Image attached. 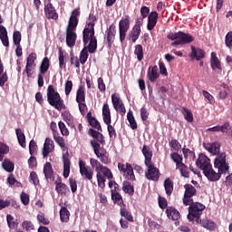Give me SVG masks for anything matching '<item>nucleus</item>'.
I'll list each match as a JSON object with an SVG mask.
<instances>
[{"instance_id": "nucleus-24", "label": "nucleus", "mask_w": 232, "mask_h": 232, "mask_svg": "<svg viewBox=\"0 0 232 232\" xmlns=\"http://www.w3.org/2000/svg\"><path fill=\"white\" fill-rule=\"evenodd\" d=\"M102 119L104 124L111 122V111L108 102H105L102 106Z\"/></svg>"}, {"instance_id": "nucleus-50", "label": "nucleus", "mask_w": 232, "mask_h": 232, "mask_svg": "<svg viewBox=\"0 0 232 232\" xmlns=\"http://www.w3.org/2000/svg\"><path fill=\"white\" fill-rule=\"evenodd\" d=\"M120 215L126 218L128 222H133V216H131V212L128 211V208H121L120 210Z\"/></svg>"}, {"instance_id": "nucleus-17", "label": "nucleus", "mask_w": 232, "mask_h": 232, "mask_svg": "<svg viewBox=\"0 0 232 232\" xmlns=\"http://www.w3.org/2000/svg\"><path fill=\"white\" fill-rule=\"evenodd\" d=\"M147 17H148L147 29L150 32H151V30H154L155 26H157V23L159 21V13H157V11H152Z\"/></svg>"}, {"instance_id": "nucleus-34", "label": "nucleus", "mask_w": 232, "mask_h": 232, "mask_svg": "<svg viewBox=\"0 0 232 232\" xmlns=\"http://www.w3.org/2000/svg\"><path fill=\"white\" fill-rule=\"evenodd\" d=\"M15 134L17 137L18 144L22 148H26V136L24 135V132H23L21 129H16Z\"/></svg>"}, {"instance_id": "nucleus-32", "label": "nucleus", "mask_w": 232, "mask_h": 232, "mask_svg": "<svg viewBox=\"0 0 232 232\" xmlns=\"http://www.w3.org/2000/svg\"><path fill=\"white\" fill-rule=\"evenodd\" d=\"M63 177L64 179H68L70 177V167L72 166V161L68 156H63Z\"/></svg>"}, {"instance_id": "nucleus-36", "label": "nucleus", "mask_w": 232, "mask_h": 232, "mask_svg": "<svg viewBox=\"0 0 232 232\" xmlns=\"http://www.w3.org/2000/svg\"><path fill=\"white\" fill-rule=\"evenodd\" d=\"M163 186L166 191V195L168 197H171V194L173 193V180H171L169 178H167L164 180Z\"/></svg>"}, {"instance_id": "nucleus-19", "label": "nucleus", "mask_w": 232, "mask_h": 232, "mask_svg": "<svg viewBox=\"0 0 232 232\" xmlns=\"http://www.w3.org/2000/svg\"><path fill=\"white\" fill-rule=\"evenodd\" d=\"M0 41L5 48L10 46V38L8 37V31L5 25L0 24Z\"/></svg>"}, {"instance_id": "nucleus-49", "label": "nucleus", "mask_w": 232, "mask_h": 232, "mask_svg": "<svg viewBox=\"0 0 232 232\" xmlns=\"http://www.w3.org/2000/svg\"><path fill=\"white\" fill-rule=\"evenodd\" d=\"M70 63L71 66H74V68L81 70V60H79V57L73 55V53H70Z\"/></svg>"}, {"instance_id": "nucleus-38", "label": "nucleus", "mask_w": 232, "mask_h": 232, "mask_svg": "<svg viewBox=\"0 0 232 232\" xmlns=\"http://www.w3.org/2000/svg\"><path fill=\"white\" fill-rule=\"evenodd\" d=\"M79 24V18L75 16H71L69 19V24L66 31L75 32L77 30V25Z\"/></svg>"}, {"instance_id": "nucleus-13", "label": "nucleus", "mask_w": 232, "mask_h": 232, "mask_svg": "<svg viewBox=\"0 0 232 232\" xmlns=\"http://www.w3.org/2000/svg\"><path fill=\"white\" fill-rule=\"evenodd\" d=\"M196 166L204 173L206 170L208 169V168L212 166L211 160L208 158V156H206L205 154L200 153L198 160H196Z\"/></svg>"}, {"instance_id": "nucleus-55", "label": "nucleus", "mask_w": 232, "mask_h": 232, "mask_svg": "<svg viewBox=\"0 0 232 232\" xmlns=\"http://www.w3.org/2000/svg\"><path fill=\"white\" fill-rule=\"evenodd\" d=\"M58 127L61 131V134L63 137H68V135H70V130H68V127H66V124L63 121H59Z\"/></svg>"}, {"instance_id": "nucleus-48", "label": "nucleus", "mask_w": 232, "mask_h": 232, "mask_svg": "<svg viewBox=\"0 0 232 232\" xmlns=\"http://www.w3.org/2000/svg\"><path fill=\"white\" fill-rule=\"evenodd\" d=\"M176 169H179L181 177H185V179H189V169L186 164L181 163V165L176 167Z\"/></svg>"}, {"instance_id": "nucleus-51", "label": "nucleus", "mask_w": 232, "mask_h": 232, "mask_svg": "<svg viewBox=\"0 0 232 232\" xmlns=\"http://www.w3.org/2000/svg\"><path fill=\"white\" fill-rule=\"evenodd\" d=\"M111 199L115 204H118V206H121V204H124V200H122V196L119 192H111Z\"/></svg>"}, {"instance_id": "nucleus-22", "label": "nucleus", "mask_w": 232, "mask_h": 232, "mask_svg": "<svg viewBox=\"0 0 232 232\" xmlns=\"http://www.w3.org/2000/svg\"><path fill=\"white\" fill-rule=\"evenodd\" d=\"M189 57H191V59H196V61H200L206 57V52L203 49L196 48L192 45Z\"/></svg>"}, {"instance_id": "nucleus-52", "label": "nucleus", "mask_w": 232, "mask_h": 232, "mask_svg": "<svg viewBox=\"0 0 232 232\" xmlns=\"http://www.w3.org/2000/svg\"><path fill=\"white\" fill-rule=\"evenodd\" d=\"M182 113L187 122H193V112L186 107L182 108Z\"/></svg>"}, {"instance_id": "nucleus-58", "label": "nucleus", "mask_w": 232, "mask_h": 232, "mask_svg": "<svg viewBox=\"0 0 232 232\" xmlns=\"http://www.w3.org/2000/svg\"><path fill=\"white\" fill-rule=\"evenodd\" d=\"M182 151H183L184 159H188V157H189V159H192V160H195L196 156H195V152L193 150H191L189 149L183 148Z\"/></svg>"}, {"instance_id": "nucleus-20", "label": "nucleus", "mask_w": 232, "mask_h": 232, "mask_svg": "<svg viewBox=\"0 0 232 232\" xmlns=\"http://www.w3.org/2000/svg\"><path fill=\"white\" fill-rule=\"evenodd\" d=\"M147 77L150 82H155L159 77H160V73H159V67L154 65L153 67H149L147 72Z\"/></svg>"}, {"instance_id": "nucleus-40", "label": "nucleus", "mask_w": 232, "mask_h": 232, "mask_svg": "<svg viewBox=\"0 0 232 232\" xmlns=\"http://www.w3.org/2000/svg\"><path fill=\"white\" fill-rule=\"evenodd\" d=\"M134 55H136L138 61H142L144 59V48L140 44H136L134 46Z\"/></svg>"}, {"instance_id": "nucleus-3", "label": "nucleus", "mask_w": 232, "mask_h": 232, "mask_svg": "<svg viewBox=\"0 0 232 232\" xmlns=\"http://www.w3.org/2000/svg\"><path fill=\"white\" fill-rule=\"evenodd\" d=\"M47 102L50 106H53L55 110H58V111L66 108V105H64V100H63V98H61V94L55 91L53 85H49L47 87Z\"/></svg>"}, {"instance_id": "nucleus-2", "label": "nucleus", "mask_w": 232, "mask_h": 232, "mask_svg": "<svg viewBox=\"0 0 232 232\" xmlns=\"http://www.w3.org/2000/svg\"><path fill=\"white\" fill-rule=\"evenodd\" d=\"M214 168L218 169V172L213 169V166L211 165L203 174L210 182H218L220 177L226 174L227 171H229V164L226 162V152H222L216 157L214 160Z\"/></svg>"}, {"instance_id": "nucleus-4", "label": "nucleus", "mask_w": 232, "mask_h": 232, "mask_svg": "<svg viewBox=\"0 0 232 232\" xmlns=\"http://www.w3.org/2000/svg\"><path fill=\"white\" fill-rule=\"evenodd\" d=\"M167 39H169V41H174L170 44V46L189 44V43H193V41H195V38L191 34L182 31H179L178 33H169Z\"/></svg>"}, {"instance_id": "nucleus-60", "label": "nucleus", "mask_w": 232, "mask_h": 232, "mask_svg": "<svg viewBox=\"0 0 232 232\" xmlns=\"http://www.w3.org/2000/svg\"><path fill=\"white\" fill-rule=\"evenodd\" d=\"M90 164L92 169H95L96 173L97 171H100L101 166H103L102 164H101V162H99V160L93 158L90 159Z\"/></svg>"}, {"instance_id": "nucleus-42", "label": "nucleus", "mask_w": 232, "mask_h": 232, "mask_svg": "<svg viewBox=\"0 0 232 232\" xmlns=\"http://www.w3.org/2000/svg\"><path fill=\"white\" fill-rule=\"evenodd\" d=\"M99 171L102 173V175H103L105 179H108V180H111V179H113V172H111L110 168L103 165L101 166V169Z\"/></svg>"}, {"instance_id": "nucleus-23", "label": "nucleus", "mask_w": 232, "mask_h": 232, "mask_svg": "<svg viewBox=\"0 0 232 232\" xmlns=\"http://www.w3.org/2000/svg\"><path fill=\"white\" fill-rule=\"evenodd\" d=\"M6 82H8V72L5 71V64L0 58V87L4 88Z\"/></svg>"}, {"instance_id": "nucleus-56", "label": "nucleus", "mask_w": 232, "mask_h": 232, "mask_svg": "<svg viewBox=\"0 0 232 232\" xmlns=\"http://www.w3.org/2000/svg\"><path fill=\"white\" fill-rule=\"evenodd\" d=\"M53 139H54L56 144H58V146H60V148H62V150H64V148H66V141H64L63 137L54 134Z\"/></svg>"}, {"instance_id": "nucleus-10", "label": "nucleus", "mask_w": 232, "mask_h": 232, "mask_svg": "<svg viewBox=\"0 0 232 232\" xmlns=\"http://www.w3.org/2000/svg\"><path fill=\"white\" fill-rule=\"evenodd\" d=\"M145 166L147 167V170L145 171V177L148 180H153L154 182H158L160 179V170L155 164L152 163H146Z\"/></svg>"}, {"instance_id": "nucleus-44", "label": "nucleus", "mask_w": 232, "mask_h": 232, "mask_svg": "<svg viewBox=\"0 0 232 232\" xmlns=\"http://www.w3.org/2000/svg\"><path fill=\"white\" fill-rule=\"evenodd\" d=\"M58 59H59V68L63 70V68H66V58L64 56V52L60 47L58 51Z\"/></svg>"}, {"instance_id": "nucleus-14", "label": "nucleus", "mask_w": 232, "mask_h": 232, "mask_svg": "<svg viewBox=\"0 0 232 232\" xmlns=\"http://www.w3.org/2000/svg\"><path fill=\"white\" fill-rule=\"evenodd\" d=\"M55 184V191L63 197H66L68 193H70V188H68L67 184L63 183V179L58 177L54 181Z\"/></svg>"}, {"instance_id": "nucleus-6", "label": "nucleus", "mask_w": 232, "mask_h": 232, "mask_svg": "<svg viewBox=\"0 0 232 232\" xmlns=\"http://www.w3.org/2000/svg\"><path fill=\"white\" fill-rule=\"evenodd\" d=\"M130 15L126 14L119 22V35L121 43H124L126 40V34H128V30H130Z\"/></svg>"}, {"instance_id": "nucleus-43", "label": "nucleus", "mask_w": 232, "mask_h": 232, "mask_svg": "<svg viewBox=\"0 0 232 232\" xmlns=\"http://www.w3.org/2000/svg\"><path fill=\"white\" fill-rule=\"evenodd\" d=\"M142 32L141 29H137L132 27V30L129 34V39H131L132 43H137L139 37H140V33Z\"/></svg>"}, {"instance_id": "nucleus-15", "label": "nucleus", "mask_w": 232, "mask_h": 232, "mask_svg": "<svg viewBox=\"0 0 232 232\" xmlns=\"http://www.w3.org/2000/svg\"><path fill=\"white\" fill-rule=\"evenodd\" d=\"M105 34L107 35L108 48H110L111 44H113V43L115 42V35H117V26L111 24L105 31Z\"/></svg>"}, {"instance_id": "nucleus-26", "label": "nucleus", "mask_w": 232, "mask_h": 232, "mask_svg": "<svg viewBox=\"0 0 232 232\" xmlns=\"http://www.w3.org/2000/svg\"><path fill=\"white\" fill-rule=\"evenodd\" d=\"M77 41V34L74 31H66V44L69 48L75 46Z\"/></svg>"}, {"instance_id": "nucleus-31", "label": "nucleus", "mask_w": 232, "mask_h": 232, "mask_svg": "<svg viewBox=\"0 0 232 232\" xmlns=\"http://www.w3.org/2000/svg\"><path fill=\"white\" fill-rule=\"evenodd\" d=\"M87 120L92 126V128H94L95 130H98V131H102V127L101 126V122L95 119V117L92 116V112L87 113Z\"/></svg>"}, {"instance_id": "nucleus-28", "label": "nucleus", "mask_w": 232, "mask_h": 232, "mask_svg": "<svg viewBox=\"0 0 232 232\" xmlns=\"http://www.w3.org/2000/svg\"><path fill=\"white\" fill-rule=\"evenodd\" d=\"M44 174L46 179V180H54L53 177V168L52 167V163L46 162L44 165Z\"/></svg>"}, {"instance_id": "nucleus-47", "label": "nucleus", "mask_w": 232, "mask_h": 232, "mask_svg": "<svg viewBox=\"0 0 232 232\" xmlns=\"http://www.w3.org/2000/svg\"><path fill=\"white\" fill-rule=\"evenodd\" d=\"M127 121H129L131 130H137V121H135V116H133V111H129L127 113Z\"/></svg>"}, {"instance_id": "nucleus-30", "label": "nucleus", "mask_w": 232, "mask_h": 232, "mask_svg": "<svg viewBox=\"0 0 232 232\" xmlns=\"http://www.w3.org/2000/svg\"><path fill=\"white\" fill-rule=\"evenodd\" d=\"M63 121L66 122L69 128H75V124L73 123L74 118L73 115L69 111H64L62 112Z\"/></svg>"}, {"instance_id": "nucleus-11", "label": "nucleus", "mask_w": 232, "mask_h": 232, "mask_svg": "<svg viewBox=\"0 0 232 232\" xmlns=\"http://www.w3.org/2000/svg\"><path fill=\"white\" fill-rule=\"evenodd\" d=\"M50 70V59L48 57H44L40 65V71L38 73V86L39 88H43L44 86V73Z\"/></svg>"}, {"instance_id": "nucleus-9", "label": "nucleus", "mask_w": 232, "mask_h": 232, "mask_svg": "<svg viewBox=\"0 0 232 232\" xmlns=\"http://www.w3.org/2000/svg\"><path fill=\"white\" fill-rule=\"evenodd\" d=\"M90 137H92V139H96L91 140V146L92 150H99L101 148V144H104V135L102 133L95 130V129H89L88 131Z\"/></svg>"}, {"instance_id": "nucleus-12", "label": "nucleus", "mask_w": 232, "mask_h": 232, "mask_svg": "<svg viewBox=\"0 0 232 232\" xmlns=\"http://www.w3.org/2000/svg\"><path fill=\"white\" fill-rule=\"evenodd\" d=\"M37 61V53H31L27 58H26V65L24 72L27 74V77H30L34 73V70H35V66L37 64L35 62Z\"/></svg>"}, {"instance_id": "nucleus-45", "label": "nucleus", "mask_w": 232, "mask_h": 232, "mask_svg": "<svg viewBox=\"0 0 232 232\" xmlns=\"http://www.w3.org/2000/svg\"><path fill=\"white\" fill-rule=\"evenodd\" d=\"M170 159L175 162L176 168H179L182 163V160H184V158H182V155L179 154L178 152H172L170 154Z\"/></svg>"}, {"instance_id": "nucleus-63", "label": "nucleus", "mask_w": 232, "mask_h": 232, "mask_svg": "<svg viewBox=\"0 0 232 232\" xmlns=\"http://www.w3.org/2000/svg\"><path fill=\"white\" fill-rule=\"evenodd\" d=\"M111 102L113 108H117V105L121 104L122 102V100H121V97H119V94H112L111 95Z\"/></svg>"}, {"instance_id": "nucleus-39", "label": "nucleus", "mask_w": 232, "mask_h": 232, "mask_svg": "<svg viewBox=\"0 0 232 232\" xmlns=\"http://www.w3.org/2000/svg\"><path fill=\"white\" fill-rule=\"evenodd\" d=\"M60 220L61 222H70V210L68 208L62 207L60 209Z\"/></svg>"}, {"instance_id": "nucleus-5", "label": "nucleus", "mask_w": 232, "mask_h": 232, "mask_svg": "<svg viewBox=\"0 0 232 232\" xmlns=\"http://www.w3.org/2000/svg\"><path fill=\"white\" fill-rule=\"evenodd\" d=\"M188 206V214L187 216L188 220H189V222L196 220L198 224L200 222V217H202V213L204 212V209H206V206L200 202L194 201H192Z\"/></svg>"}, {"instance_id": "nucleus-57", "label": "nucleus", "mask_w": 232, "mask_h": 232, "mask_svg": "<svg viewBox=\"0 0 232 232\" xmlns=\"http://www.w3.org/2000/svg\"><path fill=\"white\" fill-rule=\"evenodd\" d=\"M10 151V149L6 146V144L0 142V162L5 159V155Z\"/></svg>"}, {"instance_id": "nucleus-25", "label": "nucleus", "mask_w": 232, "mask_h": 232, "mask_svg": "<svg viewBox=\"0 0 232 232\" xmlns=\"http://www.w3.org/2000/svg\"><path fill=\"white\" fill-rule=\"evenodd\" d=\"M166 215L169 220H179L180 218V212L173 207H168L166 208Z\"/></svg>"}, {"instance_id": "nucleus-61", "label": "nucleus", "mask_w": 232, "mask_h": 232, "mask_svg": "<svg viewBox=\"0 0 232 232\" xmlns=\"http://www.w3.org/2000/svg\"><path fill=\"white\" fill-rule=\"evenodd\" d=\"M29 153L30 155H35L37 153V143L34 140H31L29 142Z\"/></svg>"}, {"instance_id": "nucleus-33", "label": "nucleus", "mask_w": 232, "mask_h": 232, "mask_svg": "<svg viewBox=\"0 0 232 232\" xmlns=\"http://www.w3.org/2000/svg\"><path fill=\"white\" fill-rule=\"evenodd\" d=\"M210 64L212 70H222V65L220 64V60L217 57V53H211Z\"/></svg>"}, {"instance_id": "nucleus-27", "label": "nucleus", "mask_w": 232, "mask_h": 232, "mask_svg": "<svg viewBox=\"0 0 232 232\" xmlns=\"http://www.w3.org/2000/svg\"><path fill=\"white\" fill-rule=\"evenodd\" d=\"M142 154L145 157L144 163L145 164H150L153 161L151 159H153V151H151V149L148 145H143L142 147Z\"/></svg>"}, {"instance_id": "nucleus-8", "label": "nucleus", "mask_w": 232, "mask_h": 232, "mask_svg": "<svg viewBox=\"0 0 232 232\" xmlns=\"http://www.w3.org/2000/svg\"><path fill=\"white\" fill-rule=\"evenodd\" d=\"M184 189L183 204L184 206H189L193 202V197H197V188L191 184H185Z\"/></svg>"}, {"instance_id": "nucleus-59", "label": "nucleus", "mask_w": 232, "mask_h": 232, "mask_svg": "<svg viewBox=\"0 0 232 232\" xmlns=\"http://www.w3.org/2000/svg\"><path fill=\"white\" fill-rule=\"evenodd\" d=\"M22 39H23V36L21 35V32L14 31L13 33V42H14V44H21Z\"/></svg>"}, {"instance_id": "nucleus-41", "label": "nucleus", "mask_w": 232, "mask_h": 232, "mask_svg": "<svg viewBox=\"0 0 232 232\" xmlns=\"http://www.w3.org/2000/svg\"><path fill=\"white\" fill-rule=\"evenodd\" d=\"M126 179L127 180H132V182H135L137 179L135 178V173L133 172V166L131 164L127 163V170L125 172Z\"/></svg>"}, {"instance_id": "nucleus-16", "label": "nucleus", "mask_w": 232, "mask_h": 232, "mask_svg": "<svg viewBox=\"0 0 232 232\" xmlns=\"http://www.w3.org/2000/svg\"><path fill=\"white\" fill-rule=\"evenodd\" d=\"M44 10L47 19H53V21H57V19H59V14H57V11L52 3H48L46 5H44Z\"/></svg>"}, {"instance_id": "nucleus-53", "label": "nucleus", "mask_w": 232, "mask_h": 232, "mask_svg": "<svg viewBox=\"0 0 232 232\" xmlns=\"http://www.w3.org/2000/svg\"><path fill=\"white\" fill-rule=\"evenodd\" d=\"M107 125V131L109 133L110 139H117V130H115V128L113 125H111V121H109V123H105Z\"/></svg>"}, {"instance_id": "nucleus-46", "label": "nucleus", "mask_w": 232, "mask_h": 232, "mask_svg": "<svg viewBox=\"0 0 232 232\" xmlns=\"http://www.w3.org/2000/svg\"><path fill=\"white\" fill-rule=\"evenodd\" d=\"M96 179L99 188L104 189L106 188V178L101 173V171L96 172Z\"/></svg>"}, {"instance_id": "nucleus-37", "label": "nucleus", "mask_w": 232, "mask_h": 232, "mask_svg": "<svg viewBox=\"0 0 232 232\" xmlns=\"http://www.w3.org/2000/svg\"><path fill=\"white\" fill-rule=\"evenodd\" d=\"M122 189L124 193H127L130 197H133L135 193V187H133V185H131V183L128 180L123 181Z\"/></svg>"}, {"instance_id": "nucleus-62", "label": "nucleus", "mask_w": 232, "mask_h": 232, "mask_svg": "<svg viewBox=\"0 0 232 232\" xmlns=\"http://www.w3.org/2000/svg\"><path fill=\"white\" fill-rule=\"evenodd\" d=\"M22 227L23 229H24L25 231H34V223H32V221H24L22 223Z\"/></svg>"}, {"instance_id": "nucleus-21", "label": "nucleus", "mask_w": 232, "mask_h": 232, "mask_svg": "<svg viewBox=\"0 0 232 232\" xmlns=\"http://www.w3.org/2000/svg\"><path fill=\"white\" fill-rule=\"evenodd\" d=\"M220 142L218 141L207 143L205 145V150H207L208 153H212L213 155H221L222 153H220Z\"/></svg>"}, {"instance_id": "nucleus-29", "label": "nucleus", "mask_w": 232, "mask_h": 232, "mask_svg": "<svg viewBox=\"0 0 232 232\" xmlns=\"http://www.w3.org/2000/svg\"><path fill=\"white\" fill-rule=\"evenodd\" d=\"M200 225L205 229H208V231H215L217 229V223L212 221L211 219L204 218L199 220Z\"/></svg>"}, {"instance_id": "nucleus-1", "label": "nucleus", "mask_w": 232, "mask_h": 232, "mask_svg": "<svg viewBox=\"0 0 232 232\" xmlns=\"http://www.w3.org/2000/svg\"><path fill=\"white\" fill-rule=\"evenodd\" d=\"M92 22H89L83 31H82V41L83 44H88L84 46L83 49L80 52V60L81 64H86V61H88L89 53H95L97 52V37L95 36V21H97V17L94 15H90ZM89 43V44H88Z\"/></svg>"}, {"instance_id": "nucleus-7", "label": "nucleus", "mask_w": 232, "mask_h": 232, "mask_svg": "<svg viewBox=\"0 0 232 232\" xmlns=\"http://www.w3.org/2000/svg\"><path fill=\"white\" fill-rule=\"evenodd\" d=\"M79 169L80 175L83 180H89V182H92L94 172L92 167L86 165L84 160H79Z\"/></svg>"}, {"instance_id": "nucleus-35", "label": "nucleus", "mask_w": 232, "mask_h": 232, "mask_svg": "<svg viewBox=\"0 0 232 232\" xmlns=\"http://www.w3.org/2000/svg\"><path fill=\"white\" fill-rule=\"evenodd\" d=\"M76 102H86V91L82 85L76 92Z\"/></svg>"}, {"instance_id": "nucleus-54", "label": "nucleus", "mask_w": 232, "mask_h": 232, "mask_svg": "<svg viewBox=\"0 0 232 232\" xmlns=\"http://www.w3.org/2000/svg\"><path fill=\"white\" fill-rule=\"evenodd\" d=\"M2 167L8 173H12V171H14V162H12L8 160H5L2 163Z\"/></svg>"}, {"instance_id": "nucleus-18", "label": "nucleus", "mask_w": 232, "mask_h": 232, "mask_svg": "<svg viewBox=\"0 0 232 232\" xmlns=\"http://www.w3.org/2000/svg\"><path fill=\"white\" fill-rule=\"evenodd\" d=\"M54 148H55V145L53 143V140H52V139L50 138H46L44 144L43 152H42L44 159H46L48 155H50V153L53 151Z\"/></svg>"}, {"instance_id": "nucleus-64", "label": "nucleus", "mask_w": 232, "mask_h": 232, "mask_svg": "<svg viewBox=\"0 0 232 232\" xmlns=\"http://www.w3.org/2000/svg\"><path fill=\"white\" fill-rule=\"evenodd\" d=\"M225 44L227 48H232V31L228 32L225 36Z\"/></svg>"}]
</instances>
